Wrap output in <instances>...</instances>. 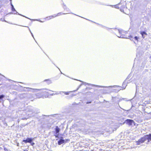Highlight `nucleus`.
<instances>
[{"mask_svg": "<svg viewBox=\"0 0 151 151\" xmlns=\"http://www.w3.org/2000/svg\"><path fill=\"white\" fill-rule=\"evenodd\" d=\"M50 91L45 89H35L34 90L35 97L36 98H40L44 96L49 95Z\"/></svg>", "mask_w": 151, "mask_h": 151, "instance_id": "f257e3e1", "label": "nucleus"}, {"mask_svg": "<svg viewBox=\"0 0 151 151\" xmlns=\"http://www.w3.org/2000/svg\"><path fill=\"white\" fill-rule=\"evenodd\" d=\"M127 3L125 1H121L116 6V8L120 9V10L124 12V10L127 8Z\"/></svg>", "mask_w": 151, "mask_h": 151, "instance_id": "f03ea898", "label": "nucleus"}, {"mask_svg": "<svg viewBox=\"0 0 151 151\" xmlns=\"http://www.w3.org/2000/svg\"><path fill=\"white\" fill-rule=\"evenodd\" d=\"M118 32L119 34L117 36L119 37L123 38H127L125 35V34H126V33L125 32L122 30H119Z\"/></svg>", "mask_w": 151, "mask_h": 151, "instance_id": "7ed1b4c3", "label": "nucleus"}, {"mask_svg": "<svg viewBox=\"0 0 151 151\" xmlns=\"http://www.w3.org/2000/svg\"><path fill=\"white\" fill-rule=\"evenodd\" d=\"M145 141V139L144 136L143 137H141L140 139L136 142L137 145H140V144L144 143Z\"/></svg>", "mask_w": 151, "mask_h": 151, "instance_id": "20e7f679", "label": "nucleus"}, {"mask_svg": "<svg viewBox=\"0 0 151 151\" xmlns=\"http://www.w3.org/2000/svg\"><path fill=\"white\" fill-rule=\"evenodd\" d=\"M125 122L129 126L132 125L133 123L134 124L135 123L133 120L130 119H127L126 120Z\"/></svg>", "mask_w": 151, "mask_h": 151, "instance_id": "39448f33", "label": "nucleus"}, {"mask_svg": "<svg viewBox=\"0 0 151 151\" xmlns=\"http://www.w3.org/2000/svg\"><path fill=\"white\" fill-rule=\"evenodd\" d=\"M144 136L145 139V140H147L148 142L151 141V134L146 135Z\"/></svg>", "mask_w": 151, "mask_h": 151, "instance_id": "423d86ee", "label": "nucleus"}, {"mask_svg": "<svg viewBox=\"0 0 151 151\" xmlns=\"http://www.w3.org/2000/svg\"><path fill=\"white\" fill-rule=\"evenodd\" d=\"M32 140V139L31 138H28L26 140H23V142H24L25 143H31Z\"/></svg>", "mask_w": 151, "mask_h": 151, "instance_id": "0eeeda50", "label": "nucleus"}, {"mask_svg": "<svg viewBox=\"0 0 151 151\" xmlns=\"http://www.w3.org/2000/svg\"><path fill=\"white\" fill-rule=\"evenodd\" d=\"M65 142L64 140L63 139H60L58 142V144L59 145H60L63 143H64Z\"/></svg>", "mask_w": 151, "mask_h": 151, "instance_id": "6e6552de", "label": "nucleus"}, {"mask_svg": "<svg viewBox=\"0 0 151 151\" xmlns=\"http://www.w3.org/2000/svg\"><path fill=\"white\" fill-rule=\"evenodd\" d=\"M55 130L56 134L58 133L60 131V129L58 126H56L55 128Z\"/></svg>", "mask_w": 151, "mask_h": 151, "instance_id": "1a4fd4ad", "label": "nucleus"}, {"mask_svg": "<svg viewBox=\"0 0 151 151\" xmlns=\"http://www.w3.org/2000/svg\"><path fill=\"white\" fill-rule=\"evenodd\" d=\"M140 34L142 35V37L143 38H144V35H147V34L144 31H141L140 32Z\"/></svg>", "mask_w": 151, "mask_h": 151, "instance_id": "9d476101", "label": "nucleus"}, {"mask_svg": "<svg viewBox=\"0 0 151 151\" xmlns=\"http://www.w3.org/2000/svg\"><path fill=\"white\" fill-rule=\"evenodd\" d=\"M65 13H62L61 12L58 13L57 14H55L56 17H57L58 16H61L63 14H65Z\"/></svg>", "mask_w": 151, "mask_h": 151, "instance_id": "9b49d317", "label": "nucleus"}, {"mask_svg": "<svg viewBox=\"0 0 151 151\" xmlns=\"http://www.w3.org/2000/svg\"><path fill=\"white\" fill-rule=\"evenodd\" d=\"M70 92H63V93L64 95H68L69 94Z\"/></svg>", "mask_w": 151, "mask_h": 151, "instance_id": "f8f14e48", "label": "nucleus"}, {"mask_svg": "<svg viewBox=\"0 0 151 151\" xmlns=\"http://www.w3.org/2000/svg\"><path fill=\"white\" fill-rule=\"evenodd\" d=\"M56 17L55 14L54 15H52L49 17L50 19H52Z\"/></svg>", "mask_w": 151, "mask_h": 151, "instance_id": "ddd939ff", "label": "nucleus"}, {"mask_svg": "<svg viewBox=\"0 0 151 151\" xmlns=\"http://www.w3.org/2000/svg\"><path fill=\"white\" fill-rule=\"evenodd\" d=\"M139 38L137 36H135L134 37V39L135 40H137V41H138V40Z\"/></svg>", "mask_w": 151, "mask_h": 151, "instance_id": "4468645a", "label": "nucleus"}, {"mask_svg": "<svg viewBox=\"0 0 151 151\" xmlns=\"http://www.w3.org/2000/svg\"><path fill=\"white\" fill-rule=\"evenodd\" d=\"M129 38L131 40H132L133 39V36H132L130 35L129 37Z\"/></svg>", "mask_w": 151, "mask_h": 151, "instance_id": "2eb2a0df", "label": "nucleus"}, {"mask_svg": "<svg viewBox=\"0 0 151 151\" xmlns=\"http://www.w3.org/2000/svg\"><path fill=\"white\" fill-rule=\"evenodd\" d=\"M4 97V95H1L0 96V99L3 98Z\"/></svg>", "mask_w": 151, "mask_h": 151, "instance_id": "dca6fc26", "label": "nucleus"}, {"mask_svg": "<svg viewBox=\"0 0 151 151\" xmlns=\"http://www.w3.org/2000/svg\"><path fill=\"white\" fill-rule=\"evenodd\" d=\"M31 144L32 146H33L35 145V143L34 142H32L31 143Z\"/></svg>", "mask_w": 151, "mask_h": 151, "instance_id": "f3484780", "label": "nucleus"}, {"mask_svg": "<svg viewBox=\"0 0 151 151\" xmlns=\"http://www.w3.org/2000/svg\"><path fill=\"white\" fill-rule=\"evenodd\" d=\"M23 151H28L27 150H24Z\"/></svg>", "mask_w": 151, "mask_h": 151, "instance_id": "a211bd4d", "label": "nucleus"}, {"mask_svg": "<svg viewBox=\"0 0 151 151\" xmlns=\"http://www.w3.org/2000/svg\"><path fill=\"white\" fill-rule=\"evenodd\" d=\"M55 136V137H58V136Z\"/></svg>", "mask_w": 151, "mask_h": 151, "instance_id": "6ab92c4d", "label": "nucleus"}]
</instances>
